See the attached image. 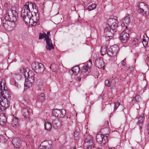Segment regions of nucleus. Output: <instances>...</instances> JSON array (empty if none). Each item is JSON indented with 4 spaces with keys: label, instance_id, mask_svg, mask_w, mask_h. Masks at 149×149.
<instances>
[{
    "label": "nucleus",
    "instance_id": "23",
    "mask_svg": "<svg viewBox=\"0 0 149 149\" xmlns=\"http://www.w3.org/2000/svg\"><path fill=\"white\" fill-rule=\"evenodd\" d=\"M22 113L25 118L29 117V109L26 108H23L22 111Z\"/></svg>",
    "mask_w": 149,
    "mask_h": 149
},
{
    "label": "nucleus",
    "instance_id": "36",
    "mask_svg": "<svg viewBox=\"0 0 149 149\" xmlns=\"http://www.w3.org/2000/svg\"><path fill=\"white\" fill-rule=\"evenodd\" d=\"M120 104L119 102H117L114 105V110H116L117 109L118 107H119V106L120 105Z\"/></svg>",
    "mask_w": 149,
    "mask_h": 149
},
{
    "label": "nucleus",
    "instance_id": "43",
    "mask_svg": "<svg viewBox=\"0 0 149 149\" xmlns=\"http://www.w3.org/2000/svg\"><path fill=\"white\" fill-rule=\"evenodd\" d=\"M32 9H36V5L35 4V3H33Z\"/></svg>",
    "mask_w": 149,
    "mask_h": 149
},
{
    "label": "nucleus",
    "instance_id": "27",
    "mask_svg": "<svg viewBox=\"0 0 149 149\" xmlns=\"http://www.w3.org/2000/svg\"><path fill=\"white\" fill-rule=\"evenodd\" d=\"M33 82L28 79L25 80L24 86L25 87L29 88L32 86Z\"/></svg>",
    "mask_w": 149,
    "mask_h": 149
},
{
    "label": "nucleus",
    "instance_id": "29",
    "mask_svg": "<svg viewBox=\"0 0 149 149\" xmlns=\"http://www.w3.org/2000/svg\"><path fill=\"white\" fill-rule=\"evenodd\" d=\"M52 127L51 124L49 122H45V128L46 130H50Z\"/></svg>",
    "mask_w": 149,
    "mask_h": 149
},
{
    "label": "nucleus",
    "instance_id": "21",
    "mask_svg": "<svg viewBox=\"0 0 149 149\" xmlns=\"http://www.w3.org/2000/svg\"><path fill=\"white\" fill-rule=\"evenodd\" d=\"M47 45L46 47V49L50 50L54 48V47L52 43V41L49 38L46 40Z\"/></svg>",
    "mask_w": 149,
    "mask_h": 149
},
{
    "label": "nucleus",
    "instance_id": "41",
    "mask_svg": "<svg viewBox=\"0 0 149 149\" xmlns=\"http://www.w3.org/2000/svg\"><path fill=\"white\" fill-rule=\"evenodd\" d=\"M126 63V59L125 58L121 62L122 65H125Z\"/></svg>",
    "mask_w": 149,
    "mask_h": 149
},
{
    "label": "nucleus",
    "instance_id": "3",
    "mask_svg": "<svg viewBox=\"0 0 149 149\" xmlns=\"http://www.w3.org/2000/svg\"><path fill=\"white\" fill-rule=\"evenodd\" d=\"M31 66L32 70L37 73L42 74L44 73L45 68L42 63L34 62Z\"/></svg>",
    "mask_w": 149,
    "mask_h": 149
},
{
    "label": "nucleus",
    "instance_id": "17",
    "mask_svg": "<svg viewBox=\"0 0 149 149\" xmlns=\"http://www.w3.org/2000/svg\"><path fill=\"white\" fill-rule=\"evenodd\" d=\"M95 64L96 66L99 68L104 69V61L102 59L100 58H97L95 61Z\"/></svg>",
    "mask_w": 149,
    "mask_h": 149
},
{
    "label": "nucleus",
    "instance_id": "18",
    "mask_svg": "<svg viewBox=\"0 0 149 149\" xmlns=\"http://www.w3.org/2000/svg\"><path fill=\"white\" fill-rule=\"evenodd\" d=\"M81 74L84 76H85L88 74L90 71V67L89 66L88 64H84L82 67Z\"/></svg>",
    "mask_w": 149,
    "mask_h": 149
},
{
    "label": "nucleus",
    "instance_id": "32",
    "mask_svg": "<svg viewBox=\"0 0 149 149\" xmlns=\"http://www.w3.org/2000/svg\"><path fill=\"white\" fill-rule=\"evenodd\" d=\"M33 3L31 2H26L24 6L26 7L29 10H30V9H32Z\"/></svg>",
    "mask_w": 149,
    "mask_h": 149
},
{
    "label": "nucleus",
    "instance_id": "7",
    "mask_svg": "<svg viewBox=\"0 0 149 149\" xmlns=\"http://www.w3.org/2000/svg\"><path fill=\"white\" fill-rule=\"evenodd\" d=\"M108 135V134H102L100 131L96 135V141L101 145L105 144L108 141L107 137Z\"/></svg>",
    "mask_w": 149,
    "mask_h": 149
},
{
    "label": "nucleus",
    "instance_id": "16",
    "mask_svg": "<svg viewBox=\"0 0 149 149\" xmlns=\"http://www.w3.org/2000/svg\"><path fill=\"white\" fill-rule=\"evenodd\" d=\"M127 30L123 31L120 35V37L121 41L123 43H125L128 40L129 38V34L127 32Z\"/></svg>",
    "mask_w": 149,
    "mask_h": 149
},
{
    "label": "nucleus",
    "instance_id": "12",
    "mask_svg": "<svg viewBox=\"0 0 149 149\" xmlns=\"http://www.w3.org/2000/svg\"><path fill=\"white\" fill-rule=\"evenodd\" d=\"M114 30L109 29V27H106L104 30V34L106 36V40H109V39L112 38Z\"/></svg>",
    "mask_w": 149,
    "mask_h": 149
},
{
    "label": "nucleus",
    "instance_id": "11",
    "mask_svg": "<svg viewBox=\"0 0 149 149\" xmlns=\"http://www.w3.org/2000/svg\"><path fill=\"white\" fill-rule=\"evenodd\" d=\"M31 10H29L24 6L22 10L21 16L23 18L25 22L26 19L27 17H29V16L32 15L31 12Z\"/></svg>",
    "mask_w": 149,
    "mask_h": 149
},
{
    "label": "nucleus",
    "instance_id": "54",
    "mask_svg": "<svg viewBox=\"0 0 149 149\" xmlns=\"http://www.w3.org/2000/svg\"><path fill=\"white\" fill-rule=\"evenodd\" d=\"M107 124H108V121H107Z\"/></svg>",
    "mask_w": 149,
    "mask_h": 149
},
{
    "label": "nucleus",
    "instance_id": "34",
    "mask_svg": "<svg viewBox=\"0 0 149 149\" xmlns=\"http://www.w3.org/2000/svg\"><path fill=\"white\" fill-rule=\"evenodd\" d=\"M96 6L97 5L93 3L91 5L88 7L87 9L89 11L93 10L95 8Z\"/></svg>",
    "mask_w": 149,
    "mask_h": 149
},
{
    "label": "nucleus",
    "instance_id": "31",
    "mask_svg": "<svg viewBox=\"0 0 149 149\" xmlns=\"http://www.w3.org/2000/svg\"><path fill=\"white\" fill-rule=\"evenodd\" d=\"M107 48L104 46H103L101 48V52L102 55L106 54L107 52Z\"/></svg>",
    "mask_w": 149,
    "mask_h": 149
},
{
    "label": "nucleus",
    "instance_id": "48",
    "mask_svg": "<svg viewBox=\"0 0 149 149\" xmlns=\"http://www.w3.org/2000/svg\"><path fill=\"white\" fill-rule=\"evenodd\" d=\"M3 135L2 134L1 136H0V141H1V139L3 138Z\"/></svg>",
    "mask_w": 149,
    "mask_h": 149
},
{
    "label": "nucleus",
    "instance_id": "2",
    "mask_svg": "<svg viewBox=\"0 0 149 149\" xmlns=\"http://www.w3.org/2000/svg\"><path fill=\"white\" fill-rule=\"evenodd\" d=\"M32 15L25 19V23L26 24H29L32 26H35L39 20V14L34 12L33 14L32 13Z\"/></svg>",
    "mask_w": 149,
    "mask_h": 149
},
{
    "label": "nucleus",
    "instance_id": "20",
    "mask_svg": "<svg viewBox=\"0 0 149 149\" xmlns=\"http://www.w3.org/2000/svg\"><path fill=\"white\" fill-rule=\"evenodd\" d=\"M18 118L16 117H13L11 122L12 126L15 129L19 127V121Z\"/></svg>",
    "mask_w": 149,
    "mask_h": 149
},
{
    "label": "nucleus",
    "instance_id": "35",
    "mask_svg": "<svg viewBox=\"0 0 149 149\" xmlns=\"http://www.w3.org/2000/svg\"><path fill=\"white\" fill-rule=\"evenodd\" d=\"M36 85L38 87H40L42 86L43 85V83L41 80L39 81L38 80H37L36 81Z\"/></svg>",
    "mask_w": 149,
    "mask_h": 149
},
{
    "label": "nucleus",
    "instance_id": "37",
    "mask_svg": "<svg viewBox=\"0 0 149 149\" xmlns=\"http://www.w3.org/2000/svg\"><path fill=\"white\" fill-rule=\"evenodd\" d=\"M105 84L106 86L108 87H109L111 86V83L108 80H105Z\"/></svg>",
    "mask_w": 149,
    "mask_h": 149
},
{
    "label": "nucleus",
    "instance_id": "51",
    "mask_svg": "<svg viewBox=\"0 0 149 149\" xmlns=\"http://www.w3.org/2000/svg\"><path fill=\"white\" fill-rule=\"evenodd\" d=\"M83 6L84 7V8H85V3H84L83 4Z\"/></svg>",
    "mask_w": 149,
    "mask_h": 149
},
{
    "label": "nucleus",
    "instance_id": "45",
    "mask_svg": "<svg viewBox=\"0 0 149 149\" xmlns=\"http://www.w3.org/2000/svg\"><path fill=\"white\" fill-rule=\"evenodd\" d=\"M58 120L57 119H55L54 120L52 121V124H56V123L55 122L57 121Z\"/></svg>",
    "mask_w": 149,
    "mask_h": 149
},
{
    "label": "nucleus",
    "instance_id": "52",
    "mask_svg": "<svg viewBox=\"0 0 149 149\" xmlns=\"http://www.w3.org/2000/svg\"><path fill=\"white\" fill-rule=\"evenodd\" d=\"M20 72L21 73H23V72H22V70H20Z\"/></svg>",
    "mask_w": 149,
    "mask_h": 149
},
{
    "label": "nucleus",
    "instance_id": "22",
    "mask_svg": "<svg viewBox=\"0 0 149 149\" xmlns=\"http://www.w3.org/2000/svg\"><path fill=\"white\" fill-rule=\"evenodd\" d=\"M7 123V119L5 115L4 114H1L0 115V124L2 126H4Z\"/></svg>",
    "mask_w": 149,
    "mask_h": 149
},
{
    "label": "nucleus",
    "instance_id": "46",
    "mask_svg": "<svg viewBox=\"0 0 149 149\" xmlns=\"http://www.w3.org/2000/svg\"><path fill=\"white\" fill-rule=\"evenodd\" d=\"M50 32L48 31L47 32V33L46 34V35L49 38V36H50Z\"/></svg>",
    "mask_w": 149,
    "mask_h": 149
},
{
    "label": "nucleus",
    "instance_id": "57",
    "mask_svg": "<svg viewBox=\"0 0 149 149\" xmlns=\"http://www.w3.org/2000/svg\"><path fill=\"white\" fill-rule=\"evenodd\" d=\"M5 135H6V134L5 133Z\"/></svg>",
    "mask_w": 149,
    "mask_h": 149
},
{
    "label": "nucleus",
    "instance_id": "50",
    "mask_svg": "<svg viewBox=\"0 0 149 149\" xmlns=\"http://www.w3.org/2000/svg\"><path fill=\"white\" fill-rule=\"evenodd\" d=\"M109 149H115V148H114V147H111V148H110L109 147Z\"/></svg>",
    "mask_w": 149,
    "mask_h": 149
},
{
    "label": "nucleus",
    "instance_id": "40",
    "mask_svg": "<svg viewBox=\"0 0 149 149\" xmlns=\"http://www.w3.org/2000/svg\"><path fill=\"white\" fill-rule=\"evenodd\" d=\"M132 43L133 45H135L137 44L138 43V41L137 39H136V40H134L132 42Z\"/></svg>",
    "mask_w": 149,
    "mask_h": 149
},
{
    "label": "nucleus",
    "instance_id": "15",
    "mask_svg": "<svg viewBox=\"0 0 149 149\" xmlns=\"http://www.w3.org/2000/svg\"><path fill=\"white\" fill-rule=\"evenodd\" d=\"M130 23L129 15H128L122 19L121 22V26L122 27L127 29V26Z\"/></svg>",
    "mask_w": 149,
    "mask_h": 149
},
{
    "label": "nucleus",
    "instance_id": "39",
    "mask_svg": "<svg viewBox=\"0 0 149 149\" xmlns=\"http://www.w3.org/2000/svg\"><path fill=\"white\" fill-rule=\"evenodd\" d=\"M126 69L127 70H130V72H131V71H132L133 69V68L132 67H127L126 68Z\"/></svg>",
    "mask_w": 149,
    "mask_h": 149
},
{
    "label": "nucleus",
    "instance_id": "56",
    "mask_svg": "<svg viewBox=\"0 0 149 149\" xmlns=\"http://www.w3.org/2000/svg\"><path fill=\"white\" fill-rule=\"evenodd\" d=\"M148 134H149V131H148Z\"/></svg>",
    "mask_w": 149,
    "mask_h": 149
},
{
    "label": "nucleus",
    "instance_id": "9",
    "mask_svg": "<svg viewBox=\"0 0 149 149\" xmlns=\"http://www.w3.org/2000/svg\"><path fill=\"white\" fill-rule=\"evenodd\" d=\"M119 48L117 45L111 46L108 49L107 54L111 57L115 56L118 52Z\"/></svg>",
    "mask_w": 149,
    "mask_h": 149
},
{
    "label": "nucleus",
    "instance_id": "25",
    "mask_svg": "<svg viewBox=\"0 0 149 149\" xmlns=\"http://www.w3.org/2000/svg\"><path fill=\"white\" fill-rule=\"evenodd\" d=\"M45 94L43 93H41L38 95V99L39 102H43L45 101Z\"/></svg>",
    "mask_w": 149,
    "mask_h": 149
},
{
    "label": "nucleus",
    "instance_id": "44",
    "mask_svg": "<svg viewBox=\"0 0 149 149\" xmlns=\"http://www.w3.org/2000/svg\"><path fill=\"white\" fill-rule=\"evenodd\" d=\"M23 100L25 102H26V101H28V100L27 97H25L23 98ZM27 102H28V101H27Z\"/></svg>",
    "mask_w": 149,
    "mask_h": 149
},
{
    "label": "nucleus",
    "instance_id": "10",
    "mask_svg": "<svg viewBox=\"0 0 149 149\" xmlns=\"http://www.w3.org/2000/svg\"><path fill=\"white\" fill-rule=\"evenodd\" d=\"M118 21L117 19L114 18H109L107 21V27H109V29H115L118 26Z\"/></svg>",
    "mask_w": 149,
    "mask_h": 149
},
{
    "label": "nucleus",
    "instance_id": "13",
    "mask_svg": "<svg viewBox=\"0 0 149 149\" xmlns=\"http://www.w3.org/2000/svg\"><path fill=\"white\" fill-rule=\"evenodd\" d=\"M64 111L63 113V112L62 109H55L52 111V115L55 116L58 118H62L64 116L65 114V110L63 109Z\"/></svg>",
    "mask_w": 149,
    "mask_h": 149
},
{
    "label": "nucleus",
    "instance_id": "42",
    "mask_svg": "<svg viewBox=\"0 0 149 149\" xmlns=\"http://www.w3.org/2000/svg\"><path fill=\"white\" fill-rule=\"evenodd\" d=\"M135 98V100L137 102H138L139 101V96H136V97H134V99Z\"/></svg>",
    "mask_w": 149,
    "mask_h": 149
},
{
    "label": "nucleus",
    "instance_id": "38",
    "mask_svg": "<svg viewBox=\"0 0 149 149\" xmlns=\"http://www.w3.org/2000/svg\"><path fill=\"white\" fill-rule=\"evenodd\" d=\"M12 84L13 85H14L15 86L18 88H20V85H19L18 83L16 81H14V83H12Z\"/></svg>",
    "mask_w": 149,
    "mask_h": 149
},
{
    "label": "nucleus",
    "instance_id": "30",
    "mask_svg": "<svg viewBox=\"0 0 149 149\" xmlns=\"http://www.w3.org/2000/svg\"><path fill=\"white\" fill-rule=\"evenodd\" d=\"M45 38V39L44 40H46L47 39L49 38L46 35V33H40L39 34V39H42L43 38Z\"/></svg>",
    "mask_w": 149,
    "mask_h": 149
},
{
    "label": "nucleus",
    "instance_id": "6",
    "mask_svg": "<svg viewBox=\"0 0 149 149\" xmlns=\"http://www.w3.org/2000/svg\"><path fill=\"white\" fill-rule=\"evenodd\" d=\"M93 144L94 142L93 137L91 135L87 136L84 143V148L86 149H91V148L93 146V147H95V145Z\"/></svg>",
    "mask_w": 149,
    "mask_h": 149
},
{
    "label": "nucleus",
    "instance_id": "49",
    "mask_svg": "<svg viewBox=\"0 0 149 149\" xmlns=\"http://www.w3.org/2000/svg\"><path fill=\"white\" fill-rule=\"evenodd\" d=\"M60 149H64V148L63 146H61L60 147Z\"/></svg>",
    "mask_w": 149,
    "mask_h": 149
},
{
    "label": "nucleus",
    "instance_id": "1",
    "mask_svg": "<svg viewBox=\"0 0 149 149\" xmlns=\"http://www.w3.org/2000/svg\"><path fill=\"white\" fill-rule=\"evenodd\" d=\"M5 84L4 80L2 79L0 81V93L2 97L0 100V111L4 110L10 106L11 96L8 90L5 89Z\"/></svg>",
    "mask_w": 149,
    "mask_h": 149
},
{
    "label": "nucleus",
    "instance_id": "28",
    "mask_svg": "<svg viewBox=\"0 0 149 149\" xmlns=\"http://www.w3.org/2000/svg\"><path fill=\"white\" fill-rule=\"evenodd\" d=\"M73 133L74 139L77 141L79 139L80 135V132L79 131H74Z\"/></svg>",
    "mask_w": 149,
    "mask_h": 149
},
{
    "label": "nucleus",
    "instance_id": "55",
    "mask_svg": "<svg viewBox=\"0 0 149 149\" xmlns=\"http://www.w3.org/2000/svg\"><path fill=\"white\" fill-rule=\"evenodd\" d=\"M148 127H149V124H148Z\"/></svg>",
    "mask_w": 149,
    "mask_h": 149
},
{
    "label": "nucleus",
    "instance_id": "5",
    "mask_svg": "<svg viewBox=\"0 0 149 149\" xmlns=\"http://www.w3.org/2000/svg\"><path fill=\"white\" fill-rule=\"evenodd\" d=\"M138 12L139 13H143L145 16L149 15V8L148 6L143 3H140L138 5Z\"/></svg>",
    "mask_w": 149,
    "mask_h": 149
},
{
    "label": "nucleus",
    "instance_id": "26",
    "mask_svg": "<svg viewBox=\"0 0 149 149\" xmlns=\"http://www.w3.org/2000/svg\"><path fill=\"white\" fill-rule=\"evenodd\" d=\"M28 76L27 79L30 80L33 82L34 80V74L33 72H32L31 71H29L28 73Z\"/></svg>",
    "mask_w": 149,
    "mask_h": 149
},
{
    "label": "nucleus",
    "instance_id": "53",
    "mask_svg": "<svg viewBox=\"0 0 149 149\" xmlns=\"http://www.w3.org/2000/svg\"><path fill=\"white\" fill-rule=\"evenodd\" d=\"M23 70H24V72H25V70H24V69H23Z\"/></svg>",
    "mask_w": 149,
    "mask_h": 149
},
{
    "label": "nucleus",
    "instance_id": "24",
    "mask_svg": "<svg viewBox=\"0 0 149 149\" xmlns=\"http://www.w3.org/2000/svg\"><path fill=\"white\" fill-rule=\"evenodd\" d=\"M80 69L79 65H76L73 67L71 70H70L69 72L72 71L75 75H77L79 72Z\"/></svg>",
    "mask_w": 149,
    "mask_h": 149
},
{
    "label": "nucleus",
    "instance_id": "47",
    "mask_svg": "<svg viewBox=\"0 0 149 149\" xmlns=\"http://www.w3.org/2000/svg\"><path fill=\"white\" fill-rule=\"evenodd\" d=\"M76 80L77 81H80L81 80V78L80 77H78L77 78Z\"/></svg>",
    "mask_w": 149,
    "mask_h": 149
},
{
    "label": "nucleus",
    "instance_id": "4",
    "mask_svg": "<svg viewBox=\"0 0 149 149\" xmlns=\"http://www.w3.org/2000/svg\"><path fill=\"white\" fill-rule=\"evenodd\" d=\"M17 13L15 10H10L5 15V19L10 22H15L17 19Z\"/></svg>",
    "mask_w": 149,
    "mask_h": 149
},
{
    "label": "nucleus",
    "instance_id": "14",
    "mask_svg": "<svg viewBox=\"0 0 149 149\" xmlns=\"http://www.w3.org/2000/svg\"><path fill=\"white\" fill-rule=\"evenodd\" d=\"M12 142L15 147L14 149H19L22 144V141L18 137L14 138L12 139Z\"/></svg>",
    "mask_w": 149,
    "mask_h": 149
},
{
    "label": "nucleus",
    "instance_id": "33",
    "mask_svg": "<svg viewBox=\"0 0 149 149\" xmlns=\"http://www.w3.org/2000/svg\"><path fill=\"white\" fill-rule=\"evenodd\" d=\"M58 68V65L55 64H52L50 67V68L52 69V70L54 72H55L57 70Z\"/></svg>",
    "mask_w": 149,
    "mask_h": 149
},
{
    "label": "nucleus",
    "instance_id": "19",
    "mask_svg": "<svg viewBox=\"0 0 149 149\" xmlns=\"http://www.w3.org/2000/svg\"><path fill=\"white\" fill-rule=\"evenodd\" d=\"M144 116V114H142L141 116L139 115L138 118V121L137 122V124L139 126V130H141L142 129V126L143 125V120L144 118L143 117Z\"/></svg>",
    "mask_w": 149,
    "mask_h": 149
},
{
    "label": "nucleus",
    "instance_id": "8",
    "mask_svg": "<svg viewBox=\"0 0 149 149\" xmlns=\"http://www.w3.org/2000/svg\"><path fill=\"white\" fill-rule=\"evenodd\" d=\"M16 24L14 22H8L7 23H3L2 26H1L0 27L2 28V30L3 31V29L6 31H12L16 27Z\"/></svg>",
    "mask_w": 149,
    "mask_h": 149
}]
</instances>
